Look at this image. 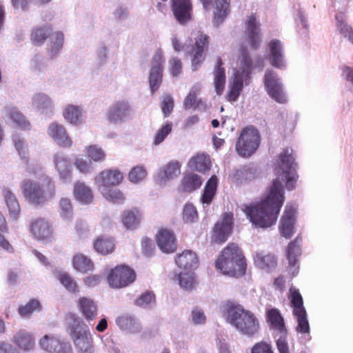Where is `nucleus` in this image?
<instances>
[{"instance_id": "f257e3e1", "label": "nucleus", "mask_w": 353, "mask_h": 353, "mask_svg": "<svg viewBox=\"0 0 353 353\" xmlns=\"http://www.w3.org/2000/svg\"><path fill=\"white\" fill-rule=\"evenodd\" d=\"M296 167L292 149L284 148L278 156L274 168L276 178L272 181L268 195L261 202L242 208L252 224L268 228L276 223L285 200L283 181H285L288 190L295 188L299 178Z\"/></svg>"}, {"instance_id": "f03ea898", "label": "nucleus", "mask_w": 353, "mask_h": 353, "mask_svg": "<svg viewBox=\"0 0 353 353\" xmlns=\"http://www.w3.org/2000/svg\"><path fill=\"white\" fill-rule=\"evenodd\" d=\"M215 267L223 274L240 277L245 274L247 264L239 247L230 243L221 251L216 260Z\"/></svg>"}, {"instance_id": "7ed1b4c3", "label": "nucleus", "mask_w": 353, "mask_h": 353, "mask_svg": "<svg viewBox=\"0 0 353 353\" xmlns=\"http://www.w3.org/2000/svg\"><path fill=\"white\" fill-rule=\"evenodd\" d=\"M20 186L24 198L34 205H43L53 199L56 193L55 184L48 176L38 181L25 179L21 183Z\"/></svg>"}, {"instance_id": "20e7f679", "label": "nucleus", "mask_w": 353, "mask_h": 353, "mask_svg": "<svg viewBox=\"0 0 353 353\" xmlns=\"http://www.w3.org/2000/svg\"><path fill=\"white\" fill-rule=\"evenodd\" d=\"M225 314L227 321L241 334L253 337L259 332V320L254 313L245 310L242 305L228 303Z\"/></svg>"}, {"instance_id": "39448f33", "label": "nucleus", "mask_w": 353, "mask_h": 353, "mask_svg": "<svg viewBox=\"0 0 353 353\" xmlns=\"http://www.w3.org/2000/svg\"><path fill=\"white\" fill-rule=\"evenodd\" d=\"M259 131L253 127H246L241 131L236 143V150L243 157H250L260 144Z\"/></svg>"}, {"instance_id": "423d86ee", "label": "nucleus", "mask_w": 353, "mask_h": 353, "mask_svg": "<svg viewBox=\"0 0 353 353\" xmlns=\"http://www.w3.org/2000/svg\"><path fill=\"white\" fill-rule=\"evenodd\" d=\"M190 41L194 40V45L188 54L192 56L191 63L193 70L200 67L205 59V54L210 45V37L201 31H196L192 33Z\"/></svg>"}, {"instance_id": "0eeeda50", "label": "nucleus", "mask_w": 353, "mask_h": 353, "mask_svg": "<svg viewBox=\"0 0 353 353\" xmlns=\"http://www.w3.org/2000/svg\"><path fill=\"white\" fill-rule=\"evenodd\" d=\"M137 278L134 269L127 265H118L111 268L107 275V281L112 288L120 289L132 284Z\"/></svg>"}, {"instance_id": "6e6552de", "label": "nucleus", "mask_w": 353, "mask_h": 353, "mask_svg": "<svg viewBox=\"0 0 353 353\" xmlns=\"http://www.w3.org/2000/svg\"><path fill=\"white\" fill-rule=\"evenodd\" d=\"M261 26L256 13L248 15L244 21V39L252 50H257L262 43Z\"/></svg>"}, {"instance_id": "1a4fd4ad", "label": "nucleus", "mask_w": 353, "mask_h": 353, "mask_svg": "<svg viewBox=\"0 0 353 353\" xmlns=\"http://www.w3.org/2000/svg\"><path fill=\"white\" fill-rule=\"evenodd\" d=\"M69 334L77 352L94 349L93 337L89 330L77 322L69 327Z\"/></svg>"}, {"instance_id": "9d476101", "label": "nucleus", "mask_w": 353, "mask_h": 353, "mask_svg": "<svg viewBox=\"0 0 353 353\" xmlns=\"http://www.w3.org/2000/svg\"><path fill=\"white\" fill-rule=\"evenodd\" d=\"M264 85L268 95L279 103H285L288 98L283 91V85L275 72L268 70L264 75Z\"/></svg>"}, {"instance_id": "9b49d317", "label": "nucleus", "mask_w": 353, "mask_h": 353, "mask_svg": "<svg viewBox=\"0 0 353 353\" xmlns=\"http://www.w3.org/2000/svg\"><path fill=\"white\" fill-rule=\"evenodd\" d=\"M170 3L173 15L179 24L184 26L192 19V0H170Z\"/></svg>"}, {"instance_id": "f8f14e48", "label": "nucleus", "mask_w": 353, "mask_h": 353, "mask_svg": "<svg viewBox=\"0 0 353 353\" xmlns=\"http://www.w3.org/2000/svg\"><path fill=\"white\" fill-rule=\"evenodd\" d=\"M233 214L225 212L223 214L221 221H218L213 230L212 239L217 243H223L232 232L233 225Z\"/></svg>"}, {"instance_id": "ddd939ff", "label": "nucleus", "mask_w": 353, "mask_h": 353, "mask_svg": "<svg viewBox=\"0 0 353 353\" xmlns=\"http://www.w3.org/2000/svg\"><path fill=\"white\" fill-rule=\"evenodd\" d=\"M296 208L292 205L285 206L280 223V232L285 239H290L294 232L296 223Z\"/></svg>"}, {"instance_id": "4468645a", "label": "nucleus", "mask_w": 353, "mask_h": 353, "mask_svg": "<svg viewBox=\"0 0 353 353\" xmlns=\"http://www.w3.org/2000/svg\"><path fill=\"white\" fill-rule=\"evenodd\" d=\"M30 232L38 240H50L53 235V228L46 219L39 217L34 219L30 224Z\"/></svg>"}, {"instance_id": "2eb2a0df", "label": "nucleus", "mask_w": 353, "mask_h": 353, "mask_svg": "<svg viewBox=\"0 0 353 353\" xmlns=\"http://www.w3.org/2000/svg\"><path fill=\"white\" fill-rule=\"evenodd\" d=\"M130 114L131 108L128 102L117 101L110 107L107 112V118L111 123L121 122L129 117Z\"/></svg>"}, {"instance_id": "dca6fc26", "label": "nucleus", "mask_w": 353, "mask_h": 353, "mask_svg": "<svg viewBox=\"0 0 353 353\" xmlns=\"http://www.w3.org/2000/svg\"><path fill=\"white\" fill-rule=\"evenodd\" d=\"M157 243L160 250L165 253H172L176 250V240L173 232L161 229L156 237Z\"/></svg>"}, {"instance_id": "f3484780", "label": "nucleus", "mask_w": 353, "mask_h": 353, "mask_svg": "<svg viewBox=\"0 0 353 353\" xmlns=\"http://www.w3.org/2000/svg\"><path fill=\"white\" fill-rule=\"evenodd\" d=\"M123 180L122 173L117 169L105 170L95 178V181L103 187H112L119 185Z\"/></svg>"}, {"instance_id": "a211bd4d", "label": "nucleus", "mask_w": 353, "mask_h": 353, "mask_svg": "<svg viewBox=\"0 0 353 353\" xmlns=\"http://www.w3.org/2000/svg\"><path fill=\"white\" fill-rule=\"evenodd\" d=\"M48 134L61 147L69 148L72 144V139L62 125L56 123L50 124L48 128Z\"/></svg>"}, {"instance_id": "6ab92c4d", "label": "nucleus", "mask_w": 353, "mask_h": 353, "mask_svg": "<svg viewBox=\"0 0 353 353\" xmlns=\"http://www.w3.org/2000/svg\"><path fill=\"white\" fill-rule=\"evenodd\" d=\"M301 238L297 236L288 244L286 249V256L288 260L289 267L292 270V276H294L298 272L299 267L296 266V264L298 256L301 254Z\"/></svg>"}, {"instance_id": "aec40b11", "label": "nucleus", "mask_w": 353, "mask_h": 353, "mask_svg": "<svg viewBox=\"0 0 353 353\" xmlns=\"http://www.w3.org/2000/svg\"><path fill=\"white\" fill-rule=\"evenodd\" d=\"M268 48L270 64L275 68H283L285 63L283 61V54L281 41L278 39H272L268 43Z\"/></svg>"}, {"instance_id": "412c9836", "label": "nucleus", "mask_w": 353, "mask_h": 353, "mask_svg": "<svg viewBox=\"0 0 353 353\" xmlns=\"http://www.w3.org/2000/svg\"><path fill=\"white\" fill-rule=\"evenodd\" d=\"M175 263L179 268L186 270H195L199 266V259L196 253L189 250L178 254Z\"/></svg>"}, {"instance_id": "4be33fe9", "label": "nucleus", "mask_w": 353, "mask_h": 353, "mask_svg": "<svg viewBox=\"0 0 353 353\" xmlns=\"http://www.w3.org/2000/svg\"><path fill=\"white\" fill-rule=\"evenodd\" d=\"M77 305L83 316L88 321L94 320L97 315V305L88 297L81 296L77 301Z\"/></svg>"}, {"instance_id": "5701e85b", "label": "nucleus", "mask_w": 353, "mask_h": 353, "mask_svg": "<svg viewBox=\"0 0 353 353\" xmlns=\"http://www.w3.org/2000/svg\"><path fill=\"white\" fill-rule=\"evenodd\" d=\"M214 10L213 21L216 25L223 23L230 13L231 0H213Z\"/></svg>"}, {"instance_id": "b1692460", "label": "nucleus", "mask_w": 353, "mask_h": 353, "mask_svg": "<svg viewBox=\"0 0 353 353\" xmlns=\"http://www.w3.org/2000/svg\"><path fill=\"white\" fill-rule=\"evenodd\" d=\"M143 218V214L140 210L134 208L123 211L121 216V221L128 230H134L138 228Z\"/></svg>"}, {"instance_id": "393cba45", "label": "nucleus", "mask_w": 353, "mask_h": 353, "mask_svg": "<svg viewBox=\"0 0 353 353\" xmlns=\"http://www.w3.org/2000/svg\"><path fill=\"white\" fill-rule=\"evenodd\" d=\"M52 27L50 24L37 26L32 28L30 33V40L36 46L43 45L52 34Z\"/></svg>"}, {"instance_id": "a878e982", "label": "nucleus", "mask_w": 353, "mask_h": 353, "mask_svg": "<svg viewBox=\"0 0 353 353\" xmlns=\"http://www.w3.org/2000/svg\"><path fill=\"white\" fill-rule=\"evenodd\" d=\"M13 343L19 348L29 351L34 348L35 342L33 334L26 330H19L12 338Z\"/></svg>"}, {"instance_id": "bb28decb", "label": "nucleus", "mask_w": 353, "mask_h": 353, "mask_svg": "<svg viewBox=\"0 0 353 353\" xmlns=\"http://www.w3.org/2000/svg\"><path fill=\"white\" fill-rule=\"evenodd\" d=\"M94 249L102 255L112 253L115 249V241L113 238L107 236H99L93 243Z\"/></svg>"}, {"instance_id": "cd10ccee", "label": "nucleus", "mask_w": 353, "mask_h": 353, "mask_svg": "<svg viewBox=\"0 0 353 353\" xmlns=\"http://www.w3.org/2000/svg\"><path fill=\"white\" fill-rule=\"evenodd\" d=\"M254 261L256 266L267 271L274 269L277 265V260L275 255L263 252H256Z\"/></svg>"}, {"instance_id": "c85d7f7f", "label": "nucleus", "mask_w": 353, "mask_h": 353, "mask_svg": "<svg viewBox=\"0 0 353 353\" xmlns=\"http://www.w3.org/2000/svg\"><path fill=\"white\" fill-rule=\"evenodd\" d=\"M223 63L220 57L217 58L216 64L214 70V83L216 94L221 95L225 83V69L223 67Z\"/></svg>"}, {"instance_id": "c756f323", "label": "nucleus", "mask_w": 353, "mask_h": 353, "mask_svg": "<svg viewBox=\"0 0 353 353\" xmlns=\"http://www.w3.org/2000/svg\"><path fill=\"white\" fill-rule=\"evenodd\" d=\"M74 196L76 200L84 204L90 203L93 200L92 190L80 181L76 182L74 185Z\"/></svg>"}, {"instance_id": "7c9ffc66", "label": "nucleus", "mask_w": 353, "mask_h": 353, "mask_svg": "<svg viewBox=\"0 0 353 353\" xmlns=\"http://www.w3.org/2000/svg\"><path fill=\"white\" fill-rule=\"evenodd\" d=\"M72 265L77 272L83 274L92 272L94 269L92 260L81 253L76 254L73 256Z\"/></svg>"}, {"instance_id": "2f4dec72", "label": "nucleus", "mask_w": 353, "mask_h": 353, "mask_svg": "<svg viewBox=\"0 0 353 353\" xmlns=\"http://www.w3.org/2000/svg\"><path fill=\"white\" fill-rule=\"evenodd\" d=\"M267 321L273 329L278 330L281 334H286L287 330L284 320L279 310L276 308L269 310L267 312Z\"/></svg>"}, {"instance_id": "473e14b6", "label": "nucleus", "mask_w": 353, "mask_h": 353, "mask_svg": "<svg viewBox=\"0 0 353 353\" xmlns=\"http://www.w3.org/2000/svg\"><path fill=\"white\" fill-rule=\"evenodd\" d=\"M201 184L202 180L200 176L194 173H188L183 177L180 188L182 192H191L199 188Z\"/></svg>"}, {"instance_id": "72a5a7b5", "label": "nucleus", "mask_w": 353, "mask_h": 353, "mask_svg": "<svg viewBox=\"0 0 353 353\" xmlns=\"http://www.w3.org/2000/svg\"><path fill=\"white\" fill-rule=\"evenodd\" d=\"M217 183L218 179L215 175H212L207 181L200 199L203 204L209 205L212 203L216 192Z\"/></svg>"}, {"instance_id": "f704fd0d", "label": "nucleus", "mask_w": 353, "mask_h": 353, "mask_svg": "<svg viewBox=\"0 0 353 353\" xmlns=\"http://www.w3.org/2000/svg\"><path fill=\"white\" fill-rule=\"evenodd\" d=\"M210 157L204 154L192 157L188 162V167L194 170L205 172L210 168Z\"/></svg>"}, {"instance_id": "c9c22d12", "label": "nucleus", "mask_w": 353, "mask_h": 353, "mask_svg": "<svg viewBox=\"0 0 353 353\" xmlns=\"http://www.w3.org/2000/svg\"><path fill=\"white\" fill-rule=\"evenodd\" d=\"M3 192L10 215L13 219H17L21 212V208L17 197L8 189L3 190Z\"/></svg>"}, {"instance_id": "e433bc0d", "label": "nucleus", "mask_w": 353, "mask_h": 353, "mask_svg": "<svg viewBox=\"0 0 353 353\" xmlns=\"http://www.w3.org/2000/svg\"><path fill=\"white\" fill-rule=\"evenodd\" d=\"M64 43V34L62 32H55L50 38V46L48 50L50 59H54L61 51Z\"/></svg>"}, {"instance_id": "4c0bfd02", "label": "nucleus", "mask_w": 353, "mask_h": 353, "mask_svg": "<svg viewBox=\"0 0 353 353\" xmlns=\"http://www.w3.org/2000/svg\"><path fill=\"white\" fill-rule=\"evenodd\" d=\"M200 91L199 85H194L191 88L184 99L183 106L185 109H196L201 105L202 101L198 98Z\"/></svg>"}, {"instance_id": "58836bf2", "label": "nucleus", "mask_w": 353, "mask_h": 353, "mask_svg": "<svg viewBox=\"0 0 353 353\" xmlns=\"http://www.w3.org/2000/svg\"><path fill=\"white\" fill-rule=\"evenodd\" d=\"M39 345L45 351L56 353L61 348V342L57 336L46 334L40 340Z\"/></svg>"}, {"instance_id": "ea45409f", "label": "nucleus", "mask_w": 353, "mask_h": 353, "mask_svg": "<svg viewBox=\"0 0 353 353\" xmlns=\"http://www.w3.org/2000/svg\"><path fill=\"white\" fill-rule=\"evenodd\" d=\"M59 281L70 294H78L80 292V287L77 281L68 273H61L59 275Z\"/></svg>"}, {"instance_id": "a19ab883", "label": "nucleus", "mask_w": 353, "mask_h": 353, "mask_svg": "<svg viewBox=\"0 0 353 353\" xmlns=\"http://www.w3.org/2000/svg\"><path fill=\"white\" fill-rule=\"evenodd\" d=\"M54 163L61 178L63 179H70V165L68 160L65 157L57 154L55 155Z\"/></svg>"}, {"instance_id": "79ce46f5", "label": "nucleus", "mask_w": 353, "mask_h": 353, "mask_svg": "<svg viewBox=\"0 0 353 353\" xmlns=\"http://www.w3.org/2000/svg\"><path fill=\"white\" fill-rule=\"evenodd\" d=\"M243 89V79L241 75L237 72L235 74L233 82L230 86V91L227 94L226 98L229 101H235L239 97Z\"/></svg>"}, {"instance_id": "37998d69", "label": "nucleus", "mask_w": 353, "mask_h": 353, "mask_svg": "<svg viewBox=\"0 0 353 353\" xmlns=\"http://www.w3.org/2000/svg\"><path fill=\"white\" fill-rule=\"evenodd\" d=\"M41 310L40 302L34 299L30 300L25 305H20L18 307V312L23 318L30 317L34 312Z\"/></svg>"}, {"instance_id": "c03bdc74", "label": "nucleus", "mask_w": 353, "mask_h": 353, "mask_svg": "<svg viewBox=\"0 0 353 353\" xmlns=\"http://www.w3.org/2000/svg\"><path fill=\"white\" fill-rule=\"evenodd\" d=\"M117 325L123 330L136 332L139 329V325L135 319L131 316L123 315L117 319Z\"/></svg>"}, {"instance_id": "a18cd8bd", "label": "nucleus", "mask_w": 353, "mask_h": 353, "mask_svg": "<svg viewBox=\"0 0 353 353\" xmlns=\"http://www.w3.org/2000/svg\"><path fill=\"white\" fill-rule=\"evenodd\" d=\"M289 299L293 307V313H300L301 311L305 310L303 306V298L299 290L290 288Z\"/></svg>"}, {"instance_id": "49530a36", "label": "nucleus", "mask_w": 353, "mask_h": 353, "mask_svg": "<svg viewBox=\"0 0 353 353\" xmlns=\"http://www.w3.org/2000/svg\"><path fill=\"white\" fill-rule=\"evenodd\" d=\"M82 114L81 109L79 106L68 105L63 111L65 119L72 123L77 124Z\"/></svg>"}, {"instance_id": "de8ad7c7", "label": "nucleus", "mask_w": 353, "mask_h": 353, "mask_svg": "<svg viewBox=\"0 0 353 353\" xmlns=\"http://www.w3.org/2000/svg\"><path fill=\"white\" fill-rule=\"evenodd\" d=\"M179 281L180 286L188 291L192 290L197 285L194 273H180L179 274Z\"/></svg>"}, {"instance_id": "09e8293b", "label": "nucleus", "mask_w": 353, "mask_h": 353, "mask_svg": "<svg viewBox=\"0 0 353 353\" xmlns=\"http://www.w3.org/2000/svg\"><path fill=\"white\" fill-rule=\"evenodd\" d=\"M239 61L242 74H245L247 76L249 75L252 70V61L249 54L248 50L245 48H241L240 49Z\"/></svg>"}, {"instance_id": "8fccbe9b", "label": "nucleus", "mask_w": 353, "mask_h": 353, "mask_svg": "<svg viewBox=\"0 0 353 353\" xmlns=\"http://www.w3.org/2000/svg\"><path fill=\"white\" fill-rule=\"evenodd\" d=\"M86 156L94 161H102L105 159V153L102 148L97 145H91L85 148Z\"/></svg>"}, {"instance_id": "3c124183", "label": "nucleus", "mask_w": 353, "mask_h": 353, "mask_svg": "<svg viewBox=\"0 0 353 353\" xmlns=\"http://www.w3.org/2000/svg\"><path fill=\"white\" fill-rule=\"evenodd\" d=\"M10 118L20 128L23 130L29 129L30 123L26 119L25 117L16 108H10L8 111Z\"/></svg>"}, {"instance_id": "603ef678", "label": "nucleus", "mask_w": 353, "mask_h": 353, "mask_svg": "<svg viewBox=\"0 0 353 353\" xmlns=\"http://www.w3.org/2000/svg\"><path fill=\"white\" fill-rule=\"evenodd\" d=\"M182 218L185 223H192L199 219V215L195 206L192 203H186L183 208Z\"/></svg>"}, {"instance_id": "864d4df0", "label": "nucleus", "mask_w": 353, "mask_h": 353, "mask_svg": "<svg viewBox=\"0 0 353 353\" xmlns=\"http://www.w3.org/2000/svg\"><path fill=\"white\" fill-rule=\"evenodd\" d=\"M181 164L178 161H171L168 163L163 168V175L162 177L164 179H170L180 174Z\"/></svg>"}, {"instance_id": "5fc2aeb1", "label": "nucleus", "mask_w": 353, "mask_h": 353, "mask_svg": "<svg viewBox=\"0 0 353 353\" xmlns=\"http://www.w3.org/2000/svg\"><path fill=\"white\" fill-rule=\"evenodd\" d=\"M163 71L150 70L149 75V84L151 92L157 91L163 81Z\"/></svg>"}, {"instance_id": "6e6d98bb", "label": "nucleus", "mask_w": 353, "mask_h": 353, "mask_svg": "<svg viewBox=\"0 0 353 353\" xmlns=\"http://www.w3.org/2000/svg\"><path fill=\"white\" fill-rule=\"evenodd\" d=\"M60 216L67 220L72 217L73 209L70 199L61 198L59 201Z\"/></svg>"}, {"instance_id": "4d7b16f0", "label": "nucleus", "mask_w": 353, "mask_h": 353, "mask_svg": "<svg viewBox=\"0 0 353 353\" xmlns=\"http://www.w3.org/2000/svg\"><path fill=\"white\" fill-rule=\"evenodd\" d=\"M156 296L152 291H146L142 293L134 301V304L139 307H145L154 303Z\"/></svg>"}, {"instance_id": "13d9d810", "label": "nucleus", "mask_w": 353, "mask_h": 353, "mask_svg": "<svg viewBox=\"0 0 353 353\" xmlns=\"http://www.w3.org/2000/svg\"><path fill=\"white\" fill-rule=\"evenodd\" d=\"M165 58L161 49H158L153 55L150 70L163 71Z\"/></svg>"}, {"instance_id": "bf43d9fd", "label": "nucleus", "mask_w": 353, "mask_h": 353, "mask_svg": "<svg viewBox=\"0 0 353 353\" xmlns=\"http://www.w3.org/2000/svg\"><path fill=\"white\" fill-rule=\"evenodd\" d=\"M297 319L296 331L301 333H308L310 331L309 323L307 319L306 311H301L300 313H293Z\"/></svg>"}, {"instance_id": "052dcab7", "label": "nucleus", "mask_w": 353, "mask_h": 353, "mask_svg": "<svg viewBox=\"0 0 353 353\" xmlns=\"http://www.w3.org/2000/svg\"><path fill=\"white\" fill-rule=\"evenodd\" d=\"M8 230L6 221L2 213L0 212V247L6 250H12V245L4 238L3 233L6 232Z\"/></svg>"}, {"instance_id": "680f3d73", "label": "nucleus", "mask_w": 353, "mask_h": 353, "mask_svg": "<svg viewBox=\"0 0 353 353\" xmlns=\"http://www.w3.org/2000/svg\"><path fill=\"white\" fill-rule=\"evenodd\" d=\"M147 175L146 170L142 166H136L129 172L128 178L133 183H138Z\"/></svg>"}, {"instance_id": "e2e57ef3", "label": "nucleus", "mask_w": 353, "mask_h": 353, "mask_svg": "<svg viewBox=\"0 0 353 353\" xmlns=\"http://www.w3.org/2000/svg\"><path fill=\"white\" fill-rule=\"evenodd\" d=\"M171 132L172 124L170 123H166L157 131L154 139V144L157 145L162 143Z\"/></svg>"}, {"instance_id": "0e129e2a", "label": "nucleus", "mask_w": 353, "mask_h": 353, "mask_svg": "<svg viewBox=\"0 0 353 353\" xmlns=\"http://www.w3.org/2000/svg\"><path fill=\"white\" fill-rule=\"evenodd\" d=\"M336 26L339 32L345 37H349L353 32V29L351 26L347 24L344 17L342 14L336 15Z\"/></svg>"}, {"instance_id": "69168bd1", "label": "nucleus", "mask_w": 353, "mask_h": 353, "mask_svg": "<svg viewBox=\"0 0 353 353\" xmlns=\"http://www.w3.org/2000/svg\"><path fill=\"white\" fill-rule=\"evenodd\" d=\"M183 65L178 57H172L169 60V71L172 77L179 76L182 72Z\"/></svg>"}, {"instance_id": "338daca9", "label": "nucleus", "mask_w": 353, "mask_h": 353, "mask_svg": "<svg viewBox=\"0 0 353 353\" xmlns=\"http://www.w3.org/2000/svg\"><path fill=\"white\" fill-rule=\"evenodd\" d=\"M174 108V100L170 95H165L161 102V110L165 117H168Z\"/></svg>"}, {"instance_id": "774afa93", "label": "nucleus", "mask_w": 353, "mask_h": 353, "mask_svg": "<svg viewBox=\"0 0 353 353\" xmlns=\"http://www.w3.org/2000/svg\"><path fill=\"white\" fill-rule=\"evenodd\" d=\"M251 353H274L272 345L267 342L260 341L255 343L252 349Z\"/></svg>"}]
</instances>
